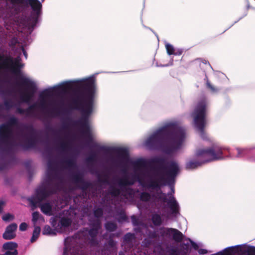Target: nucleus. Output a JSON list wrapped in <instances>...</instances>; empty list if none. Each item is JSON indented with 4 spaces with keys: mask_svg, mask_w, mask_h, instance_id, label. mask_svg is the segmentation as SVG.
Masks as SVG:
<instances>
[{
    "mask_svg": "<svg viewBox=\"0 0 255 255\" xmlns=\"http://www.w3.org/2000/svg\"><path fill=\"white\" fill-rule=\"evenodd\" d=\"M135 171H139L138 178L139 184L143 188L155 190L152 196L153 206L158 211L165 209L167 203L171 214L174 216L179 214L180 207L174 197L173 184L180 171L178 162L167 160L162 157H155L148 162L140 158L131 162Z\"/></svg>",
    "mask_w": 255,
    "mask_h": 255,
    "instance_id": "obj_1",
    "label": "nucleus"
},
{
    "mask_svg": "<svg viewBox=\"0 0 255 255\" xmlns=\"http://www.w3.org/2000/svg\"><path fill=\"white\" fill-rule=\"evenodd\" d=\"M74 87L77 90L72 95V102L75 109L81 110L82 113V117L78 121L81 132L84 137L90 138L88 118L93 110L96 92L95 77L91 76L87 79L64 82L55 86V89L57 91L65 93Z\"/></svg>",
    "mask_w": 255,
    "mask_h": 255,
    "instance_id": "obj_2",
    "label": "nucleus"
},
{
    "mask_svg": "<svg viewBox=\"0 0 255 255\" xmlns=\"http://www.w3.org/2000/svg\"><path fill=\"white\" fill-rule=\"evenodd\" d=\"M9 46L14 51L17 56L13 58L11 56L6 57L3 62H0V78L1 76L2 70L3 67L6 68L15 77L17 80L16 85L19 86H24L26 92L21 95L20 99L22 102L29 103L36 90V84L31 79L24 75L21 71L24 64L21 62L20 55L23 53L25 58H27V54L24 49L26 44L20 43L17 38H12L9 43ZM3 58V56L0 54V60Z\"/></svg>",
    "mask_w": 255,
    "mask_h": 255,
    "instance_id": "obj_3",
    "label": "nucleus"
},
{
    "mask_svg": "<svg viewBox=\"0 0 255 255\" xmlns=\"http://www.w3.org/2000/svg\"><path fill=\"white\" fill-rule=\"evenodd\" d=\"M186 136L185 129L176 122H169L159 128L144 142L147 148L159 147L170 154L181 148Z\"/></svg>",
    "mask_w": 255,
    "mask_h": 255,
    "instance_id": "obj_4",
    "label": "nucleus"
},
{
    "mask_svg": "<svg viewBox=\"0 0 255 255\" xmlns=\"http://www.w3.org/2000/svg\"><path fill=\"white\" fill-rule=\"evenodd\" d=\"M18 120L11 117L6 124L0 126V142L6 146L14 148L24 144L26 148L34 147L36 144V139L34 135L27 133L17 128Z\"/></svg>",
    "mask_w": 255,
    "mask_h": 255,
    "instance_id": "obj_5",
    "label": "nucleus"
},
{
    "mask_svg": "<svg viewBox=\"0 0 255 255\" xmlns=\"http://www.w3.org/2000/svg\"><path fill=\"white\" fill-rule=\"evenodd\" d=\"M50 222L54 229L48 225L45 226L42 231L44 235H55V232L67 233L72 229V226L77 228V225L83 223L82 217L78 218L77 210L72 207L52 217Z\"/></svg>",
    "mask_w": 255,
    "mask_h": 255,
    "instance_id": "obj_6",
    "label": "nucleus"
},
{
    "mask_svg": "<svg viewBox=\"0 0 255 255\" xmlns=\"http://www.w3.org/2000/svg\"><path fill=\"white\" fill-rule=\"evenodd\" d=\"M116 181L120 189H117L113 186H110L108 191L112 197L125 203L132 201L134 199L135 191L127 186L133 185L135 182V178L132 177L129 179L126 175Z\"/></svg>",
    "mask_w": 255,
    "mask_h": 255,
    "instance_id": "obj_7",
    "label": "nucleus"
},
{
    "mask_svg": "<svg viewBox=\"0 0 255 255\" xmlns=\"http://www.w3.org/2000/svg\"><path fill=\"white\" fill-rule=\"evenodd\" d=\"M196 160H191L186 164V168L188 170L194 169L202 164L222 159V149L219 146H214L208 149H199L195 154Z\"/></svg>",
    "mask_w": 255,
    "mask_h": 255,
    "instance_id": "obj_8",
    "label": "nucleus"
},
{
    "mask_svg": "<svg viewBox=\"0 0 255 255\" xmlns=\"http://www.w3.org/2000/svg\"><path fill=\"white\" fill-rule=\"evenodd\" d=\"M49 193L44 187H39L36 190L35 195L29 199L32 209L37 207L40 208L41 212L47 216H51L53 213V203L47 202L42 203L49 196Z\"/></svg>",
    "mask_w": 255,
    "mask_h": 255,
    "instance_id": "obj_9",
    "label": "nucleus"
},
{
    "mask_svg": "<svg viewBox=\"0 0 255 255\" xmlns=\"http://www.w3.org/2000/svg\"><path fill=\"white\" fill-rule=\"evenodd\" d=\"M207 103L206 100L204 99L198 102L191 115L194 126L203 139L206 138L204 132V128L207 123Z\"/></svg>",
    "mask_w": 255,
    "mask_h": 255,
    "instance_id": "obj_10",
    "label": "nucleus"
},
{
    "mask_svg": "<svg viewBox=\"0 0 255 255\" xmlns=\"http://www.w3.org/2000/svg\"><path fill=\"white\" fill-rule=\"evenodd\" d=\"M103 214V211L102 208H95L94 210V214L96 219L93 222L89 220L92 228L89 231L88 233L92 244L96 243V236L98 233L99 230L101 228V222L99 218L102 216Z\"/></svg>",
    "mask_w": 255,
    "mask_h": 255,
    "instance_id": "obj_11",
    "label": "nucleus"
},
{
    "mask_svg": "<svg viewBox=\"0 0 255 255\" xmlns=\"http://www.w3.org/2000/svg\"><path fill=\"white\" fill-rule=\"evenodd\" d=\"M239 252L246 253L248 255H255V247L237 245L234 247L227 248L222 251L212 254L211 255H231L233 253H239Z\"/></svg>",
    "mask_w": 255,
    "mask_h": 255,
    "instance_id": "obj_12",
    "label": "nucleus"
},
{
    "mask_svg": "<svg viewBox=\"0 0 255 255\" xmlns=\"http://www.w3.org/2000/svg\"><path fill=\"white\" fill-rule=\"evenodd\" d=\"M131 222L134 226H136L134 231L136 233H139L144 236H147L149 239H154L156 237V233L149 231L148 229V226L139 221L138 218L135 216H132L131 217Z\"/></svg>",
    "mask_w": 255,
    "mask_h": 255,
    "instance_id": "obj_13",
    "label": "nucleus"
},
{
    "mask_svg": "<svg viewBox=\"0 0 255 255\" xmlns=\"http://www.w3.org/2000/svg\"><path fill=\"white\" fill-rule=\"evenodd\" d=\"M160 233L162 237L172 239L176 242H181L184 236L179 230L174 228H161L160 229Z\"/></svg>",
    "mask_w": 255,
    "mask_h": 255,
    "instance_id": "obj_14",
    "label": "nucleus"
},
{
    "mask_svg": "<svg viewBox=\"0 0 255 255\" xmlns=\"http://www.w3.org/2000/svg\"><path fill=\"white\" fill-rule=\"evenodd\" d=\"M221 148L222 151V156L223 157L222 159L224 158V156H223V150H228L229 153L228 156L234 159L236 158H240L246 156L251 152V150L248 148L242 149L240 148H237L235 149L230 150L229 148Z\"/></svg>",
    "mask_w": 255,
    "mask_h": 255,
    "instance_id": "obj_15",
    "label": "nucleus"
},
{
    "mask_svg": "<svg viewBox=\"0 0 255 255\" xmlns=\"http://www.w3.org/2000/svg\"><path fill=\"white\" fill-rule=\"evenodd\" d=\"M73 240V239L69 238H67L65 240V248L63 255H84L81 251H79L75 247H73L72 249L71 246L68 244Z\"/></svg>",
    "mask_w": 255,
    "mask_h": 255,
    "instance_id": "obj_16",
    "label": "nucleus"
},
{
    "mask_svg": "<svg viewBox=\"0 0 255 255\" xmlns=\"http://www.w3.org/2000/svg\"><path fill=\"white\" fill-rule=\"evenodd\" d=\"M36 105V103L31 105L26 109H22L18 106L16 107V112L19 114H25L27 117H35L36 116L35 111Z\"/></svg>",
    "mask_w": 255,
    "mask_h": 255,
    "instance_id": "obj_17",
    "label": "nucleus"
},
{
    "mask_svg": "<svg viewBox=\"0 0 255 255\" xmlns=\"http://www.w3.org/2000/svg\"><path fill=\"white\" fill-rule=\"evenodd\" d=\"M17 226L16 224L13 223L9 225L6 229L5 232L3 234V238L5 240H11L13 239L15 235Z\"/></svg>",
    "mask_w": 255,
    "mask_h": 255,
    "instance_id": "obj_18",
    "label": "nucleus"
},
{
    "mask_svg": "<svg viewBox=\"0 0 255 255\" xmlns=\"http://www.w3.org/2000/svg\"><path fill=\"white\" fill-rule=\"evenodd\" d=\"M114 152L116 154L117 159L121 163L128 162V157L126 149L122 148H116Z\"/></svg>",
    "mask_w": 255,
    "mask_h": 255,
    "instance_id": "obj_19",
    "label": "nucleus"
},
{
    "mask_svg": "<svg viewBox=\"0 0 255 255\" xmlns=\"http://www.w3.org/2000/svg\"><path fill=\"white\" fill-rule=\"evenodd\" d=\"M73 179L74 182L83 191L86 190L90 186V183L85 181L79 175H75Z\"/></svg>",
    "mask_w": 255,
    "mask_h": 255,
    "instance_id": "obj_20",
    "label": "nucleus"
},
{
    "mask_svg": "<svg viewBox=\"0 0 255 255\" xmlns=\"http://www.w3.org/2000/svg\"><path fill=\"white\" fill-rule=\"evenodd\" d=\"M32 221L34 226H36V224L43 223L45 221L44 218L38 212H34L32 213Z\"/></svg>",
    "mask_w": 255,
    "mask_h": 255,
    "instance_id": "obj_21",
    "label": "nucleus"
},
{
    "mask_svg": "<svg viewBox=\"0 0 255 255\" xmlns=\"http://www.w3.org/2000/svg\"><path fill=\"white\" fill-rule=\"evenodd\" d=\"M165 47L167 52L169 55H180L182 53V50H178L177 51H176L173 46L169 43H166Z\"/></svg>",
    "mask_w": 255,
    "mask_h": 255,
    "instance_id": "obj_22",
    "label": "nucleus"
},
{
    "mask_svg": "<svg viewBox=\"0 0 255 255\" xmlns=\"http://www.w3.org/2000/svg\"><path fill=\"white\" fill-rule=\"evenodd\" d=\"M17 244L12 242L5 243L2 246V248L4 250L11 252L17 251Z\"/></svg>",
    "mask_w": 255,
    "mask_h": 255,
    "instance_id": "obj_23",
    "label": "nucleus"
},
{
    "mask_svg": "<svg viewBox=\"0 0 255 255\" xmlns=\"http://www.w3.org/2000/svg\"><path fill=\"white\" fill-rule=\"evenodd\" d=\"M152 223L155 226H159L162 223V217L158 213H154L151 216Z\"/></svg>",
    "mask_w": 255,
    "mask_h": 255,
    "instance_id": "obj_24",
    "label": "nucleus"
},
{
    "mask_svg": "<svg viewBox=\"0 0 255 255\" xmlns=\"http://www.w3.org/2000/svg\"><path fill=\"white\" fill-rule=\"evenodd\" d=\"M34 229L32 233V236L31 238L30 241L31 243H33L36 241L39 237L41 229L39 226H34Z\"/></svg>",
    "mask_w": 255,
    "mask_h": 255,
    "instance_id": "obj_25",
    "label": "nucleus"
},
{
    "mask_svg": "<svg viewBox=\"0 0 255 255\" xmlns=\"http://www.w3.org/2000/svg\"><path fill=\"white\" fill-rule=\"evenodd\" d=\"M134 238V235L133 234L131 233H128L125 235L124 237V245L123 246H126V244H129V243L133 240Z\"/></svg>",
    "mask_w": 255,
    "mask_h": 255,
    "instance_id": "obj_26",
    "label": "nucleus"
},
{
    "mask_svg": "<svg viewBox=\"0 0 255 255\" xmlns=\"http://www.w3.org/2000/svg\"><path fill=\"white\" fill-rule=\"evenodd\" d=\"M105 227L107 231L109 232H113L116 230L117 228V225L114 223L107 222L105 224Z\"/></svg>",
    "mask_w": 255,
    "mask_h": 255,
    "instance_id": "obj_27",
    "label": "nucleus"
},
{
    "mask_svg": "<svg viewBox=\"0 0 255 255\" xmlns=\"http://www.w3.org/2000/svg\"><path fill=\"white\" fill-rule=\"evenodd\" d=\"M4 106L7 110H9L11 108L15 107L16 104L11 100H6L4 101Z\"/></svg>",
    "mask_w": 255,
    "mask_h": 255,
    "instance_id": "obj_28",
    "label": "nucleus"
},
{
    "mask_svg": "<svg viewBox=\"0 0 255 255\" xmlns=\"http://www.w3.org/2000/svg\"><path fill=\"white\" fill-rule=\"evenodd\" d=\"M151 198V196L148 193L143 192L140 195V199L143 201H148Z\"/></svg>",
    "mask_w": 255,
    "mask_h": 255,
    "instance_id": "obj_29",
    "label": "nucleus"
},
{
    "mask_svg": "<svg viewBox=\"0 0 255 255\" xmlns=\"http://www.w3.org/2000/svg\"><path fill=\"white\" fill-rule=\"evenodd\" d=\"M39 101L41 108L45 109L46 105V98L42 95V94H40Z\"/></svg>",
    "mask_w": 255,
    "mask_h": 255,
    "instance_id": "obj_30",
    "label": "nucleus"
},
{
    "mask_svg": "<svg viewBox=\"0 0 255 255\" xmlns=\"http://www.w3.org/2000/svg\"><path fill=\"white\" fill-rule=\"evenodd\" d=\"M14 216L10 214H6L3 216L2 220L5 222H8L13 219Z\"/></svg>",
    "mask_w": 255,
    "mask_h": 255,
    "instance_id": "obj_31",
    "label": "nucleus"
},
{
    "mask_svg": "<svg viewBox=\"0 0 255 255\" xmlns=\"http://www.w3.org/2000/svg\"><path fill=\"white\" fill-rule=\"evenodd\" d=\"M127 219V216L123 211H121L120 212V217L118 218V221L119 222H122L126 221Z\"/></svg>",
    "mask_w": 255,
    "mask_h": 255,
    "instance_id": "obj_32",
    "label": "nucleus"
},
{
    "mask_svg": "<svg viewBox=\"0 0 255 255\" xmlns=\"http://www.w3.org/2000/svg\"><path fill=\"white\" fill-rule=\"evenodd\" d=\"M27 228V224L26 223H22L19 226V230L21 231H25Z\"/></svg>",
    "mask_w": 255,
    "mask_h": 255,
    "instance_id": "obj_33",
    "label": "nucleus"
},
{
    "mask_svg": "<svg viewBox=\"0 0 255 255\" xmlns=\"http://www.w3.org/2000/svg\"><path fill=\"white\" fill-rule=\"evenodd\" d=\"M68 145L66 142H62L60 144V147L63 151H66L67 150Z\"/></svg>",
    "mask_w": 255,
    "mask_h": 255,
    "instance_id": "obj_34",
    "label": "nucleus"
},
{
    "mask_svg": "<svg viewBox=\"0 0 255 255\" xmlns=\"http://www.w3.org/2000/svg\"><path fill=\"white\" fill-rule=\"evenodd\" d=\"M17 255V251H6L4 254L3 255Z\"/></svg>",
    "mask_w": 255,
    "mask_h": 255,
    "instance_id": "obj_35",
    "label": "nucleus"
},
{
    "mask_svg": "<svg viewBox=\"0 0 255 255\" xmlns=\"http://www.w3.org/2000/svg\"><path fill=\"white\" fill-rule=\"evenodd\" d=\"M208 253V251L206 249H201L198 250V253L201 255L206 254Z\"/></svg>",
    "mask_w": 255,
    "mask_h": 255,
    "instance_id": "obj_36",
    "label": "nucleus"
},
{
    "mask_svg": "<svg viewBox=\"0 0 255 255\" xmlns=\"http://www.w3.org/2000/svg\"><path fill=\"white\" fill-rule=\"evenodd\" d=\"M172 255H187L184 252H174Z\"/></svg>",
    "mask_w": 255,
    "mask_h": 255,
    "instance_id": "obj_37",
    "label": "nucleus"
},
{
    "mask_svg": "<svg viewBox=\"0 0 255 255\" xmlns=\"http://www.w3.org/2000/svg\"><path fill=\"white\" fill-rule=\"evenodd\" d=\"M144 246H147L150 244V241L149 239H145L142 242Z\"/></svg>",
    "mask_w": 255,
    "mask_h": 255,
    "instance_id": "obj_38",
    "label": "nucleus"
},
{
    "mask_svg": "<svg viewBox=\"0 0 255 255\" xmlns=\"http://www.w3.org/2000/svg\"><path fill=\"white\" fill-rule=\"evenodd\" d=\"M207 85L208 86V87L211 89V90L213 91V92H215L216 91V89L210 84V83H209V82H207Z\"/></svg>",
    "mask_w": 255,
    "mask_h": 255,
    "instance_id": "obj_39",
    "label": "nucleus"
},
{
    "mask_svg": "<svg viewBox=\"0 0 255 255\" xmlns=\"http://www.w3.org/2000/svg\"><path fill=\"white\" fill-rule=\"evenodd\" d=\"M191 244H192V246L193 247V248L195 249V250H198V246L197 244H196V243H194V242H191Z\"/></svg>",
    "mask_w": 255,
    "mask_h": 255,
    "instance_id": "obj_40",
    "label": "nucleus"
},
{
    "mask_svg": "<svg viewBox=\"0 0 255 255\" xmlns=\"http://www.w3.org/2000/svg\"><path fill=\"white\" fill-rule=\"evenodd\" d=\"M109 244L110 246H111V247H114L116 243L114 242V241L110 240L109 241Z\"/></svg>",
    "mask_w": 255,
    "mask_h": 255,
    "instance_id": "obj_41",
    "label": "nucleus"
},
{
    "mask_svg": "<svg viewBox=\"0 0 255 255\" xmlns=\"http://www.w3.org/2000/svg\"><path fill=\"white\" fill-rule=\"evenodd\" d=\"M172 63H173V60H171L169 64L163 65H160V66H165V67H166V66H170V65H172ZM157 66H159L157 65Z\"/></svg>",
    "mask_w": 255,
    "mask_h": 255,
    "instance_id": "obj_42",
    "label": "nucleus"
},
{
    "mask_svg": "<svg viewBox=\"0 0 255 255\" xmlns=\"http://www.w3.org/2000/svg\"><path fill=\"white\" fill-rule=\"evenodd\" d=\"M4 204V202L0 201V213L1 212L2 209V206Z\"/></svg>",
    "mask_w": 255,
    "mask_h": 255,
    "instance_id": "obj_43",
    "label": "nucleus"
},
{
    "mask_svg": "<svg viewBox=\"0 0 255 255\" xmlns=\"http://www.w3.org/2000/svg\"><path fill=\"white\" fill-rule=\"evenodd\" d=\"M67 162L68 164L70 166L73 164V161L72 160H68Z\"/></svg>",
    "mask_w": 255,
    "mask_h": 255,
    "instance_id": "obj_44",
    "label": "nucleus"
},
{
    "mask_svg": "<svg viewBox=\"0 0 255 255\" xmlns=\"http://www.w3.org/2000/svg\"><path fill=\"white\" fill-rule=\"evenodd\" d=\"M4 29L2 27L0 26V36L3 34Z\"/></svg>",
    "mask_w": 255,
    "mask_h": 255,
    "instance_id": "obj_45",
    "label": "nucleus"
},
{
    "mask_svg": "<svg viewBox=\"0 0 255 255\" xmlns=\"http://www.w3.org/2000/svg\"><path fill=\"white\" fill-rule=\"evenodd\" d=\"M119 255H125V254L123 252H120L119 254Z\"/></svg>",
    "mask_w": 255,
    "mask_h": 255,
    "instance_id": "obj_46",
    "label": "nucleus"
},
{
    "mask_svg": "<svg viewBox=\"0 0 255 255\" xmlns=\"http://www.w3.org/2000/svg\"><path fill=\"white\" fill-rule=\"evenodd\" d=\"M93 158H94V156H90V157H89L88 158V159H89V160H92Z\"/></svg>",
    "mask_w": 255,
    "mask_h": 255,
    "instance_id": "obj_47",
    "label": "nucleus"
},
{
    "mask_svg": "<svg viewBox=\"0 0 255 255\" xmlns=\"http://www.w3.org/2000/svg\"><path fill=\"white\" fill-rule=\"evenodd\" d=\"M6 28L7 29V30H9L10 31V32H11V30H10V28H9L8 26H6Z\"/></svg>",
    "mask_w": 255,
    "mask_h": 255,
    "instance_id": "obj_48",
    "label": "nucleus"
},
{
    "mask_svg": "<svg viewBox=\"0 0 255 255\" xmlns=\"http://www.w3.org/2000/svg\"><path fill=\"white\" fill-rule=\"evenodd\" d=\"M8 93H9L8 94L9 95H11V93H12V91L11 90H9L8 91Z\"/></svg>",
    "mask_w": 255,
    "mask_h": 255,
    "instance_id": "obj_49",
    "label": "nucleus"
},
{
    "mask_svg": "<svg viewBox=\"0 0 255 255\" xmlns=\"http://www.w3.org/2000/svg\"><path fill=\"white\" fill-rule=\"evenodd\" d=\"M48 169H50V163H48Z\"/></svg>",
    "mask_w": 255,
    "mask_h": 255,
    "instance_id": "obj_50",
    "label": "nucleus"
},
{
    "mask_svg": "<svg viewBox=\"0 0 255 255\" xmlns=\"http://www.w3.org/2000/svg\"><path fill=\"white\" fill-rule=\"evenodd\" d=\"M252 160L255 161V158H253Z\"/></svg>",
    "mask_w": 255,
    "mask_h": 255,
    "instance_id": "obj_51",
    "label": "nucleus"
},
{
    "mask_svg": "<svg viewBox=\"0 0 255 255\" xmlns=\"http://www.w3.org/2000/svg\"><path fill=\"white\" fill-rule=\"evenodd\" d=\"M123 172H124V173H126V170H124V171H123Z\"/></svg>",
    "mask_w": 255,
    "mask_h": 255,
    "instance_id": "obj_52",
    "label": "nucleus"
},
{
    "mask_svg": "<svg viewBox=\"0 0 255 255\" xmlns=\"http://www.w3.org/2000/svg\"><path fill=\"white\" fill-rule=\"evenodd\" d=\"M42 1H44V0H42Z\"/></svg>",
    "mask_w": 255,
    "mask_h": 255,
    "instance_id": "obj_53",
    "label": "nucleus"
}]
</instances>
